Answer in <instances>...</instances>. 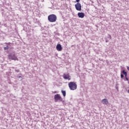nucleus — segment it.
<instances>
[{"mask_svg": "<svg viewBox=\"0 0 129 129\" xmlns=\"http://www.w3.org/2000/svg\"><path fill=\"white\" fill-rule=\"evenodd\" d=\"M123 77H124V76H123V75L122 74H120V78H123Z\"/></svg>", "mask_w": 129, "mask_h": 129, "instance_id": "nucleus-16", "label": "nucleus"}, {"mask_svg": "<svg viewBox=\"0 0 129 129\" xmlns=\"http://www.w3.org/2000/svg\"><path fill=\"white\" fill-rule=\"evenodd\" d=\"M127 70L129 71V67H127Z\"/></svg>", "mask_w": 129, "mask_h": 129, "instance_id": "nucleus-20", "label": "nucleus"}, {"mask_svg": "<svg viewBox=\"0 0 129 129\" xmlns=\"http://www.w3.org/2000/svg\"><path fill=\"white\" fill-rule=\"evenodd\" d=\"M124 81H128V78H127V77L126 78H124Z\"/></svg>", "mask_w": 129, "mask_h": 129, "instance_id": "nucleus-14", "label": "nucleus"}, {"mask_svg": "<svg viewBox=\"0 0 129 129\" xmlns=\"http://www.w3.org/2000/svg\"><path fill=\"white\" fill-rule=\"evenodd\" d=\"M69 87L71 90H76L77 89V84L74 82H71L69 83Z\"/></svg>", "mask_w": 129, "mask_h": 129, "instance_id": "nucleus-3", "label": "nucleus"}, {"mask_svg": "<svg viewBox=\"0 0 129 129\" xmlns=\"http://www.w3.org/2000/svg\"><path fill=\"white\" fill-rule=\"evenodd\" d=\"M124 75L125 76V78L127 77V73L125 74V75Z\"/></svg>", "mask_w": 129, "mask_h": 129, "instance_id": "nucleus-19", "label": "nucleus"}, {"mask_svg": "<svg viewBox=\"0 0 129 129\" xmlns=\"http://www.w3.org/2000/svg\"><path fill=\"white\" fill-rule=\"evenodd\" d=\"M9 60H14L15 61H19V59L16 56V54L14 53H10L8 55Z\"/></svg>", "mask_w": 129, "mask_h": 129, "instance_id": "nucleus-4", "label": "nucleus"}, {"mask_svg": "<svg viewBox=\"0 0 129 129\" xmlns=\"http://www.w3.org/2000/svg\"><path fill=\"white\" fill-rule=\"evenodd\" d=\"M56 48L57 51H62V45L60 44H58L56 45Z\"/></svg>", "mask_w": 129, "mask_h": 129, "instance_id": "nucleus-8", "label": "nucleus"}, {"mask_svg": "<svg viewBox=\"0 0 129 129\" xmlns=\"http://www.w3.org/2000/svg\"><path fill=\"white\" fill-rule=\"evenodd\" d=\"M75 7L76 8V10L77 11H81V4L79 3V2L77 3L75 5Z\"/></svg>", "mask_w": 129, "mask_h": 129, "instance_id": "nucleus-5", "label": "nucleus"}, {"mask_svg": "<svg viewBox=\"0 0 129 129\" xmlns=\"http://www.w3.org/2000/svg\"><path fill=\"white\" fill-rule=\"evenodd\" d=\"M48 20L50 23H55L57 21V16L54 14H51L48 16Z\"/></svg>", "mask_w": 129, "mask_h": 129, "instance_id": "nucleus-1", "label": "nucleus"}, {"mask_svg": "<svg viewBox=\"0 0 129 129\" xmlns=\"http://www.w3.org/2000/svg\"><path fill=\"white\" fill-rule=\"evenodd\" d=\"M10 49V47L9 46H7L6 47H4V50H9Z\"/></svg>", "mask_w": 129, "mask_h": 129, "instance_id": "nucleus-13", "label": "nucleus"}, {"mask_svg": "<svg viewBox=\"0 0 129 129\" xmlns=\"http://www.w3.org/2000/svg\"><path fill=\"white\" fill-rule=\"evenodd\" d=\"M54 93H57V92H56V91H55V92H54Z\"/></svg>", "mask_w": 129, "mask_h": 129, "instance_id": "nucleus-23", "label": "nucleus"}, {"mask_svg": "<svg viewBox=\"0 0 129 129\" xmlns=\"http://www.w3.org/2000/svg\"><path fill=\"white\" fill-rule=\"evenodd\" d=\"M61 93H62L63 96L65 97L66 96V91L61 90Z\"/></svg>", "mask_w": 129, "mask_h": 129, "instance_id": "nucleus-11", "label": "nucleus"}, {"mask_svg": "<svg viewBox=\"0 0 129 129\" xmlns=\"http://www.w3.org/2000/svg\"><path fill=\"white\" fill-rule=\"evenodd\" d=\"M54 99L55 102H58V101H61L62 103H64L65 101L63 100V98L60 96V94H57L54 95Z\"/></svg>", "mask_w": 129, "mask_h": 129, "instance_id": "nucleus-2", "label": "nucleus"}, {"mask_svg": "<svg viewBox=\"0 0 129 129\" xmlns=\"http://www.w3.org/2000/svg\"><path fill=\"white\" fill-rule=\"evenodd\" d=\"M80 2V0H76V3H79Z\"/></svg>", "mask_w": 129, "mask_h": 129, "instance_id": "nucleus-18", "label": "nucleus"}, {"mask_svg": "<svg viewBox=\"0 0 129 129\" xmlns=\"http://www.w3.org/2000/svg\"><path fill=\"white\" fill-rule=\"evenodd\" d=\"M122 74H123V75H125V74H126L127 73L126 72H125V71L124 70H123L122 71Z\"/></svg>", "mask_w": 129, "mask_h": 129, "instance_id": "nucleus-12", "label": "nucleus"}, {"mask_svg": "<svg viewBox=\"0 0 129 129\" xmlns=\"http://www.w3.org/2000/svg\"><path fill=\"white\" fill-rule=\"evenodd\" d=\"M18 78H20V81H22V77L21 76H19V77H18Z\"/></svg>", "mask_w": 129, "mask_h": 129, "instance_id": "nucleus-17", "label": "nucleus"}, {"mask_svg": "<svg viewBox=\"0 0 129 129\" xmlns=\"http://www.w3.org/2000/svg\"><path fill=\"white\" fill-rule=\"evenodd\" d=\"M101 102L102 103H103V104H105V105H107V104H108L109 102H108V100H107V99H103L101 100Z\"/></svg>", "mask_w": 129, "mask_h": 129, "instance_id": "nucleus-7", "label": "nucleus"}, {"mask_svg": "<svg viewBox=\"0 0 129 129\" xmlns=\"http://www.w3.org/2000/svg\"><path fill=\"white\" fill-rule=\"evenodd\" d=\"M127 92H128V93H129V90H128Z\"/></svg>", "mask_w": 129, "mask_h": 129, "instance_id": "nucleus-22", "label": "nucleus"}, {"mask_svg": "<svg viewBox=\"0 0 129 129\" xmlns=\"http://www.w3.org/2000/svg\"><path fill=\"white\" fill-rule=\"evenodd\" d=\"M63 78L64 79H66V80H70L71 79H70V76L69 75V74H63Z\"/></svg>", "mask_w": 129, "mask_h": 129, "instance_id": "nucleus-6", "label": "nucleus"}, {"mask_svg": "<svg viewBox=\"0 0 129 129\" xmlns=\"http://www.w3.org/2000/svg\"><path fill=\"white\" fill-rule=\"evenodd\" d=\"M10 44H11V42H9L8 43H7V45H10Z\"/></svg>", "mask_w": 129, "mask_h": 129, "instance_id": "nucleus-21", "label": "nucleus"}, {"mask_svg": "<svg viewBox=\"0 0 129 129\" xmlns=\"http://www.w3.org/2000/svg\"><path fill=\"white\" fill-rule=\"evenodd\" d=\"M85 14L84 13L80 12L78 13V16L79 18H81V19L84 18Z\"/></svg>", "mask_w": 129, "mask_h": 129, "instance_id": "nucleus-9", "label": "nucleus"}, {"mask_svg": "<svg viewBox=\"0 0 129 129\" xmlns=\"http://www.w3.org/2000/svg\"><path fill=\"white\" fill-rule=\"evenodd\" d=\"M109 40H111V36L110 35H109L108 37L105 38L106 43H108V42H109Z\"/></svg>", "mask_w": 129, "mask_h": 129, "instance_id": "nucleus-10", "label": "nucleus"}, {"mask_svg": "<svg viewBox=\"0 0 129 129\" xmlns=\"http://www.w3.org/2000/svg\"><path fill=\"white\" fill-rule=\"evenodd\" d=\"M15 72H17V73H19V72H20L19 70H15Z\"/></svg>", "mask_w": 129, "mask_h": 129, "instance_id": "nucleus-15", "label": "nucleus"}]
</instances>
